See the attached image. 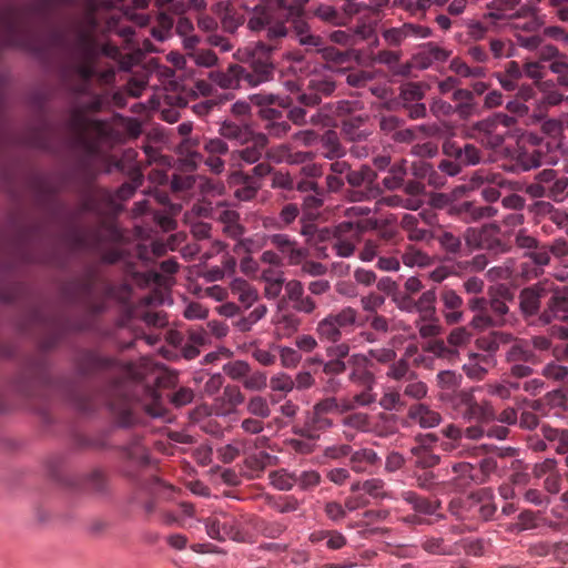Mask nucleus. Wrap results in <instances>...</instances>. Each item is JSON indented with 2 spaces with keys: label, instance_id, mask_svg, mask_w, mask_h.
I'll list each match as a JSON object with an SVG mask.
<instances>
[{
  "label": "nucleus",
  "instance_id": "f257e3e1",
  "mask_svg": "<svg viewBox=\"0 0 568 568\" xmlns=\"http://www.w3.org/2000/svg\"><path fill=\"white\" fill-rule=\"evenodd\" d=\"M69 129L77 144L87 153V160L82 161L75 171L79 200L83 210L91 213H120L123 202L129 200L135 190L142 185L143 173L140 166L131 170V182L123 183L116 192L112 193L94 183L99 170L94 166L97 160V146L92 142V134L101 140L112 139L111 125L101 120L90 119L84 110L75 109L69 120Z\"/></svg>",
  "mask_w": 568,
  "mask_h": 568
},
{
  "label": "nucleus",
  "instance_id": "f03ea898",
  "mask_svg": "<svg viewBox=\"0 0 568 568\" xmlns=\"http://www.w3.org/2000/svg\"><path fill=\"white\" fill-rule=\"evenodd\" d=\"M58 6H81L82 17L74 24V37L70 43V69L79 77L80 83L74 88L77 93H87L90 80L97 75L103 84H110L115 79L114 68L101 72L95 70V59L101 50L97 40L98 21L94 16L95 0H39L38 8L42 11Z\"/></svg>",
  "mask_w": 568,
  "mask_h": 568
},
{
  "label": "nucleus",
  "instance_id": "7ed1b4c3",
  "mask_svg": "<svg viewBox=\"0 0 568 568\" xmlns=\"http://www.w3.org/2000/svg\"><path fill=\"white\" fill-rule=\"evenodd\" d=\"M78 371L82 376L110 373L114 378L103 394V402L114 414L119 426L129 427L136 422L133 381L141 377L133 364H122L112 357H102L95 352H85L78 358Z\"/></svg>",
  "mask_w": 568,
  "mask_h": 568
},
{
  "label": "nucleus",
  "instance_id": "20e7f679",
  "mask_svg": "<svg viewBox=\"0 0 568 568\" xmlns=\"http://www.w3.org/2000/svg\"><path fill=\"white\" fill-rule=\"evenodd\" d=\"M518 310L524 320L537 318L549 325L554 318L568 310V286L550 280H541L518 293Z\"/></svg>",
  "mask_w": 568,
  "mask_h": 568
},
{
  "label": "nucleus",
  "instance_id": "39448f33",
  "mask_svg": "<svg viewBox=\"0 0 568 568\" xmlns=\"http://www.w3.org/2000/svg\"><path fill=\"white\" fill-rule=\"evenodd\" d=\"M120 240V230L113 223L94 229L74 226L69 235L72 251L99 255L106 264L126 262V253Z\"/></svg>",
  "mask_w": 568,
  "mask_h": 568
},
{
  "label": "nucleus",
  "instance_id": "423d86ee",
  "mask_svg": "<svg viewBox=\"0 0 568 568\" xmlns=\"http://www.w3.org/2000/svg\"><path fill=\"white\" fill-rule=\"evenodd\" d=\"M74 290L85 311L92 315L104 312L109 301L124 303L130 295L128 284L109 282L94 266L88 267L84 275L75 281Z\"/></svg>",
  "mask_w": 568,
  "mask_h": 568
},
{
  "label": "nucleus",
  "instance_id": "0eeeda50",
  "mask_svg": "<svg viewBox=\"0 0 568 568\" xmlns=\"http://www.w3.org/2000/svg\"><path fill=\"white\" fill-rule=\"evenodd\" d=\"M514 300V293L506 286H499L496 293H489V298L473 297L467 302L468 308L475 312L469 327L478 331L490 327H501L514 321L507 302Z\"/></svg>",
  "mask_w": 568,
  "mask_h": 568
},
{
  "label": "nucleus",
  "instance_id": "6e6552de",
  "mask_svg": "<svg viewBox=\"0 0 568 568\" xmlns=\"http://www.w3.org/2000/svg\"><path fill=\"white\" fill-rule=\"evenodd\" d=\"M275 45L258 41L252 48L237 52V59L243 65L242 80L248 87L255 88L274 79L275 65L272 61V53Z\"/></svg>",
  "mask_w": 568,
  "mask_h": 568
},
{
  "label": "nucleus",
  "instance_id": "1a4fd4ad",
  "mask_svg": "<svg viewBox=\"0 0 568 568\" xmlns=\"http://www.w3.org/2000/svg\"><path fill=\"white\" fill-rule=\"evenodd\" d=\"M373 230L377 235L385 240H390L395 236V225L385 220L379 222L377 220L365 221H346L342 222L334 230V245L338 256H352L355 250V243L362 239L365 231Z\"/></svg>",
  "mask_w": 568,
  "mask_h": 568
},
{
  "label": "nucleus",
  "instance_id": "9d476101",
  "mask_svg": "<svg viewBox=\"0 0 568 568\" xmlns=\"http://www.w3.org/2000/svg\"><path fill=\"white\" fill-rule=\"evenodd\" d=\"M122 474L142 489L149 490L158 484V478L150 471V460L145 446L134 439L122 449Z\"/></svg>",
  "mask_w": 568,
  "mask_h": 568
},
{
  "label": "nucleus",
  "instance_id": "9b49d317",
  "mask_svg": "<svg viewBox=\"0 0 568 568\" xmlns=\"http://www.w3.org/2000/svg\"><path fill=\"white\" fill-rule=\"evenodd\" d=\"M358 312L352 306L333 311L320 320L315 334L320 341L328 343L341 342L344 335L353 333L357 326Z\"/></svg>",
  "mask_w": 568,
  "mask_h": 568
},
{
  "label": "nucleus",
  "instance_id": "f8f14e48",
  "mask_svg": "<svg viewBox=\"0 0 568 568\" xmlns=\"http://www.w3.org/2000/svg\"><path fill=\"white\" fill-rule=\"evenodd\" d=\"M333 409H335L334 403H324L321 399L306 413L303 424L293 427V433L300 437L321 439L322 433L332 429L334 426V422L329 416L334 414Z\"/></svg>",
  "mask_w": 568,
  "mask_h": 568
},
{
  "label": "nucleus",
  "instance_id": "ddd939ff",
  "mask_svg": "<svg viewBox=\"0 0 568 568\" xmlns=\"http://www.w3.org/2000/svg\"><path fill=\"white\" fill-rule=\"evenodd\" d=\"M500 226L493 225L481 230H466L465 239L469 247H483L495 255L507 253L511 248L510 237Z\"/></svg>",
  "mask_w": 568,
  "mask_h": 568
},
{
  "label": "nucleus",
  "instance_id": "4468645a",
  "mask_svg": "<svg viewBox=\"0 0 568 568\" xmlns=\"http://www.w3.org/2000/svg\"><path fill=\"white\" fill-rule=\"evenodd\" d=\"M506 363L509 377L526 378L532 375V366L539 363V357L527 339H517L506 352Z\"/></svg>",
  "mask_w": 568,
  "mask_h": 568
},
{
  "label": "nucleus",
  "instance_id": "2eb2a0df",
  "mask_svg": "<svg viewBox=\"0 0 568 568\" xmlns=\"http://www.w3.org/2000/svg\"><path fill=\"white\" fill-rule=\"evenodd\" d=\"M0 28L7 40L13 44L28 45L22 38L27 31L26 13L14 7H6L0 11Z\"/></svg>",
  "mask_w": 568,
  "mask_h": 568
},
{
  "label": "nucleus",
  "instance_id": "dca6fc26",
  "mask_svg": "<svg viewBox=\"0 0 568 568\" xmlns=\"http://www.w3.org/2000/svg\"><path fill=\"white\" fill-rule=\"evenodd\" d=\"M205 528L209 537L217 541L234 539L239 535L234 519L225 513L206 518Z\"/></svg>",
  "mask_w": 568,
  "mask_h": 568
},
{
  "label": "nucleus",
  "instance_id": "f3484780",
  "mask_svg": "<svg viewBox=\"0 0 568 568\" xmlns=\"http://www.w3.org/2000/svg\"><path fill=\"white\" fill-rule=\"evenodd\" d=\"M469 136L476 139L483 146L491 150L500 148L505 141L491 121L480 120L469 128Z\"/></svg>",
  "mask_w": 568,
  "mask_h": 568
},
{
  "label": "nucleus",
  "instance_id": "a211bd4d",
  "mask_svg": "<svg viewBox=\"0 0 568 568\" xmlns=\"http://www.w3.org/2000/svg\"><path fill=\"white\" fill-rule=\"evenodd\" d=\"M439 302L443 303V315L448 325L464 321V300L453 288L444 286L439 291Z\"/></svg>",
  "mask_w": 568,
  "mask_h": 568
},
{
  "label": "nucleus",
  "instance_id": "6ab92c4d",
  "mask_svg": "<svg viewBox=\"0 0 568 568\" xmlns=\"http://www.w3.org/2000/svg\"><path fill=\"white\" fill-rule=\"evenodd\" d=\"M432 34L428 27L404 23L398 28H389L383 31L384 40L390 45H399L407 38L425 39Z\"/></svg>",
  "mask_w": 568,
  "mask_h": 568
},
{
  "label": "nucleus",
  "instance_id": "aec40b11",
  "mask_svg": "<svg viewBox=\"0 0 568 568\" xmlns=\"http://www.w3.org/2000/svg\"><path fill=\"white\" fill-rule=\"evenodd\" d=\"M284 292L293 310L304 314H312L316 310V302L304 294L303 284L300 281H290L284 285Z\"/></svg>",
  "mask_w": 568,
  "mask_h": 568
},
{
  "label": "nucleus",
  "instance_id": "412c9836",
  "mask_svg": "<svg viewBox=\"0 0 568 568\" xmlns=\"http://www.w3.org/2000/svg\"><path fill=\"white\" fill-rule=\"evenodd\" d=\"M537 12L538 10L535 7H521L511 17V28L516 31H525L528 33L536 32L544 23Z\"/></svg>",
  "mask_w": 568,
  "mask_h": 568
},
{
  "label": "nucleus",
  "instance_id": "4be33fe9",
  "mask_svg": "<svg viewBox=\"0 0 568 568\" xmlns=\"http://www.w3.org/2000/svg\"><path fill=\"white\" fill-rule=\"evenodd\" d=\"M525 256H528L535 264L532 267H529L527 263L521 264L520 275L527 280L540 276L541 267L549 265L550 262V252L547 245H539L528 251Z\"/></svg>",
  "mask_w": 568,
  "mask_h": 568
},
{
  "label": "nucleus",
  "instance_id": "5701e85b",
  "mask_svg": "<svg viewBox=\"0 0 568 568\" xmlns=\"http://www.w3.org/2000/svg\"><path fill=\"white\" fill-rule=\"evenodd\" d=\"M243 65L242 64H230L226 70H213L209 73V79L212 83L219 85L224 90L237 89L241 85Z\"/></svg>",
  "mask_w": 568,
  "mask_h": 568
},
{
  "label": "nucleus",
  "instance_id": "b1692460",
  "mask_svg": "<svg viewBox=\"0 0 568 568\" xmlns=\"http://www.w3.org/2000/svg\"><path fill=\"white\" fill-rule=\"evenodd\" d=\"M565 397L561 392L555 390L545 395L542 398L538 399H528L526 397H521L517 400L518 408L520 406H525L528 408V412L532 414L546 416L549 412V406L562 405Z\"/></svg>",
  "mask_w": 568,
  "mask_h": 568
},
{
  "label": "nucleus",
  "instance_id": "393cba45",
  "mask_svg": "<svg viewBox=\"0 0 568 568\" xmlns=\"http://www.w3.org/2000/svg\"><path fill=\"white\" fill-rule=\"evenodd\" d=\"M468 499L469 507L474 509V513L477 514L480 519L489 520L494 518L497 506L488 489H480L476 494L469 495Z\"/></svg>",
  "mask_w": 568,
  "mask_h": 568
},
{
  "label": "nucleus",
  "instance_id": "a878e982",
  "mask_svg": "<svg viewBox=\"0 0 568 568\" xmlns=\"http://www.w3.org/2000/svg\"><path fill=\"white\" fill-rule=\"evenodd\" d=\"M407 417L422 428H434L443 423V416L426 404H414L408 408Z\"/></svg>",
  "mask_w": 568,
  "mask_h": 568
},
{
  "label": "nucleus",
  "instance_id": "bb28decb",
  "mask_svg": "<svg viewBox=\"0 0 568 568\" xmlns=\"http://www.w3.org/2000/svg\"><path fill=\"white\" fill-rule=\"evenodd\" d=\"M219 133L222 138L233 141L239 145L250 143L256 134L248 124H237L231 121L222 122Z\"/></svg>",
  "mask_w": 568,
  "mask_h": 568
},
{
  "label": "nucleus",
  "instance_id": "cd10ccee",
  "mask_svg": "<svg viewBox=\"0 0 568 568\" xmlns=\"http://www.w3.org/2000/svg\"><path fill=\"white\" fill-rule=\"evenodd\" d=\"M452 98L456 103V105L454 106L455 113L462 120H467L478 114V105L470 90L457 89L454 91Z\"/></svg>",
  "mask_w": 568,
  "mask_h": 568
},
{
  "label": "nucleus",
  "instance_id": "c85d7f7f",
  "mask_svg": "<svg viewBox=\"0 0 568 568\" xmlns=\"http://www.w3.org/2000/svg\"><path fill=\"white\" fill-rule=\"evenodd\" d=\"M379 463L381 458L373 448H359L351 453L349 466L357 474L369 473Z\"/></svg>",
  "mask_w": 568,
  "mask_h": 568
},
{
  "label": "nucleus",
  "instance_id": "c756f323",
  "mask_svg": "<svg viewBox=\"0 0 568 568\" xmlns=\"http://www.w3.org/2000/svg\"><path fill=\"white\" fill-rule=\"evenodd\" d=\"M465 422L489 423L495 420L494 406L488 402L478 403L476 399L459 415Z\"/></svg>",
  "mask_w": 568,
  "mask_h": 568
},
{
  "label": "nucleus",
  "instance_id": "7c9ffc66",
  "mask_svg": "<svg viewBox=\"0 0 568 568\" xmlns=\"http://www.w3.org/2000/svg\"><path fill=\"white\" fill-rule=\"evenodd\" d=\"M510 223H521V215H509L505 224L501 225V230L507 232L506 239L509 236L510 241H513V246L516 244L518 247L532 250L538 247V241L535 237H531L526 233L525 230H518L517 232L508 230V225Z\"/></svg>",
  "mask_w": 568,
  "mask_h": 568
},
{
  "label": "nucleus",
  "instance_id": "2f4dec72",
  "mask_svg": "<svg viewBox=\"0 0 568 568\" xmlns=\"http://www.w3.org/2000/svg\"><path fill=\"white\" fill-rule=\"evenodd\" d=\"M251 142V146L234 151L232 158H239L250 164L256 163L261 159L263 150L268 144V139L265 133H256Z\"/></svg>",
  "mask_w": 568,
  "mask_h": 568
},
{
  "label": "nucleus",
  "instance_id": "473e14b6",
  "mask_svg": "<svg viewBox=\"0 0 568 568\" xmlns=\"http://www.w3.org/2000/svg\"><path fill=\"white\" fill-rule=\"evenodd\" d=\"M230 294L236 298L245 308L256 303L258 293L247 281L235 278L230 284Z\"/></svg>",
  "mask_w": 568,
  "mask_h": 568
},
{
  "label": "nucleus",
  "instance_id": "72a5a7b5",
  "mask_svg": "<svg viewBox=\"0 0 568 568\" xmlns=\"http://www.w3.org/2000/svg\"><path fill=\"white\" fill-rule=\"evenodd\" d=\"M402 499L412 506L416 514L433 515L440 506L438 500H430L424 496L417 495L413 490H405L400 495Z\"/></svg>",
  "mask_w": 568,
  "mask_h": 568
},
{
  "label": "nucleus",
  "instance_id": "f704fd0d",
  "mask_svg": "<svg viewBox=\"0 0 568 568\" xmlns=\"http://www.w3.org/2000/svg\"><path fill=\"white\" fill-rule=\"evenodd\" d=\"M424 551L435 556H457L458 542L447 544L443 537L428 536L422 541Z\"/></svg>",
  "mask_w": 568,
  "mask_h": 568
},
{
  "label": "nucleus",
  "instance_id": "c9c22d12",
  "mask_svg": "<svg viewBox=\"0 0 568 568\" xmlns=\"http://www.w3.org/2000/svg\"><path fill=\"white\" fill-rule=\"evenodd\" d=\"M376 211L382 210L384 206L386 207H403L409 211H417L420 209L423 201L418 197H402L399 195H386L382 196L379 195L378 199H376Z\"/></svg>",
  "mask_w": 568,
  "mask_h": 568
},
{
  "label": "nucleus",
  "instance_id": "e433bc0d",
  "mask_svg": "<svg viewBox=\"0 0 568 568\" xmlns=\"http://www.w3.org/2000/svg\"><path fill=\"white\" fill-rule=\"evenodd\" d=\"M407 175V160L400 159L388 169V174L382 180L383 186L388 191L403 187Z\"/></svg>",
  "mask_w": 568,
  "mask_h": 568
},
{
  "label": "nucleus",
  "instance_id": "4c0bfd02",
  "mask_svg": "<svg viewBox=\"0 0 568 568\" xmlns=\"http://www.w3.org/2000/svg\"><path fill=\"white\" fill-rule=\"evenodd\" d=\"M323 156L328 160L341 159L346 154L345 148L341 144L337 133L333 130L326 131L321 139Z\"/></svg>",
  "mask_w": 568,
  "mask_h": 568
},
{
  "label": "nucleus",
  "instance_id": "58836bf2",
  "mask_svg": "<svg viewBox=\"0 0 568 568\" xmlns=\"http://www.w3.org/2000/svg\"><path fill=\"white\" fill-rule=\"evenodd\" d=\"M448 58V52L439 47L429 45L425 51H422L413 57L415 68L425 70L429 68L435 61H445Z\"/></svg>",
  "mask_w": 568,
  "mask_h": 568
},
{
  "label": "nucleus",
  "instance_id": "ea45409f",
  "mask_svg": "<svg viewBox=\"0 0 568 568\" xmlns=\"http://www.w3.org/2000/svg\"><path fill=\"white\" fill-rule=\"evenodd\" d=\"M229 182L231 184H243L241 187L234 191V196L239 201H250L257 192V186L250 183V178L244 175L241 171H235L230 174Z\"/></svg>",
  "mask_w": 568,
  "mask_h": 568
},
{
  "label": "nucleus",
  "instance_id": "a19ab883",
  "mask_svg": "<svg viewBox=\"0 0 568 568\" xmlns=\"http://www.w3.org/2000/svg\"><path fill=\"white\" fill-rule=\"evenodd\" d=\"M314 362L322 365L324 375L331 376L329 381H327L325 384V389L334 392L338 384L334 381L333 376H339L345 373V362L338 358H331L326 362H323L322 358H315Z\"/></svg>",
  "mask_w": 568,
  "mask_h": 568
},
{
  "label": "nucleus",
  "instance_id": "79ce46f5",
  "mask_svg": "<svg viewBox=\"0 0 568 568\" xmlns=\"http://www.w3.org/2000/svg\"><path fill=\"white\" fill-rule=\"evenodd\" d=\"M491 358L484 355H474L468 363L464 365V372L467 377L473 379H481L487 375Z\"/></svg>",
  "mask_w": 568,
  "mask_h": 568
},
{
  "label": "nucleus",
  "instance_id": "37998d69",
  "mask_svg": "<svg viewBox=\"0 0 568 568\" xmlns=\"http://www.w3.org/2000/svg\"><path fill=\"white\" fill-rule=\"evenodd\" d=\"M250 102L258 106L260 110L267 108L268 105H277L282 109H287L291 106V98L290 97H281L273 93H255L248 97Z\"/></svg>",
  "mask_w": 568,
  "mask_h": 568
},
{
  "label": "nucleus",
  "instance_id": "c03bdc74",
  "mask_svg": "<svg viewBox=\"0 0 568 568\" xmlns=\"http://www.w3.org/2000/svg\"><path fill=\"white\" fill-rule=\"evenodd\" d=\"M336 89L335 81L324 74H314L307 82V90L314 91L321 99L323 97H329Z\"/></svg>",
  "mask_w": 568,
  "mask_h": 568
},
{
  "label": "nucleus",
  "instance_id": "a18cd8bd",
  "mask_svg": "<svg viewBox=\"0 0 568 568\" xmlns=\"http://www.w3.org/2000/svg\"><path fill=\"white\" fill-rule=\"evenodd\" d=\"M314 17L318 18L321 21L325 23H329L333 26H345L346 18L343 13H341L335 7L321 3L313 10Z\"/></svg>",
  "mask_w": 568,
  "mask_h": 568
},
{
  "label": "nucleus",
  "instance_id": "49530a36",
  "mask_svg": "<svg viewBox=\"0 0 568 568\" xmlns=\"http://www.w3.org/2000/svg\"><path fill=\"white\" fill-rule=\"evenodd\" d=\"M412 455L415 467L419 469H433L439 463V456L432 448L413 447Z\"/></svg>",
  "mask_w": 568,
  "mask_h": 568
},
{
  "label": "nucleus",
  "instance_id": "de8ad7c7",
  "mask_svg": "<svg viewBox=\"0 0 568 568\" xmlns=\"http://www.w3.org/2000/svg\"><path fill=\"white\" fill-rule=\"evenodd\" d=\"M271 243L281 250L282 253L290 254V263L298 264L303 257L300 248L293 246V242L287 235L276 234L270 237Z\"/></svg>",
  "mask_w": 568,
  "mask_h": 568
},
{
  "label": "nucleus",
  "instance_id": "09e8293b",
  "mask_svg": "<svg viewBox=\"0 0 568 568\" xmlns=\"http://www.w3.org/2000/svg\"><path fill=\"white\" fill-rule=\"evenodd\" d=\"M271 20V14L266 6L256 4L252 10L247 20V28L251 31L258 32L264 30Z\"/></svg>",
  "mask_w": 568,
  "mask_h": 568
},
{
  "label": "nucleus",
  "instance_id": "8fccbe9b",
  "mask_svg": "<svg viewBox=\"0 0 568 568\" xmlns=\"http://www.w3.org/2000/svg\"><path fill=\"white\" fill-rule=\"evenodd\" d=\"M466 192V186H458L450 193H433L429 197V204L436 210H445L455 201L460 199Z\"/></svg>",
  "mask_w": 568,
  "mask_h": 568
},
{
  "label": "nucleus",
  "instance_id": "3c124183",
  "mask_svg": "<svg viewBox=\"0 0 568 568\" xmlns=\"http://www.w3.org/2000/svg\"><path fill=\"white\" fill-rule=\"evenodd\" d=\"M440 399L449 402V405L457 412V414L462 415L464 409L468 407L471 403L475 402V395L470 390H455L454 393L446 395L442 394L439 396Z\"/></svg>",
  "mask_w": 568,
  "mask_h": 568
},
{
  "label": "nucleus",
  "instance_id": "603ef678",
  "mask_svg": "<svg viewBox=\"0 0 568 568\" xmlns=\"http://www.w3.org/2000/svg\"><path fill=\"white\" fill-rule=\"evenodd\" d=\"M403 227L408 232V239L413 241H427L433 239V231L418 226V221L414 215H404Z\"/></svg>",
  "mask_w": 568,
  "mask_h": 568
},
{
  "label": "nucleus",
  "instance_id": "864d4df0",
  "mask_svg": "<svg viewBox=\"0 0 568 568\" xmlns=\"http://www.w3.org/2000/svg\"><path fill=\"white\" fill-rule=\"evenodd\" d=\"M436 298L435 290H428L420 294L416 301V312H418L424 320H432L435 316Z\"/></svg>",
  "mask_w": 568,
  "mask_h": 568
},
{
  "label": "nucleus",
  "instance_id": "5fc2aeb1",
  "mask_svg": "<svg viewBox=\"0 0 568 568\" xmlns=\"http://www.w3.org/2000/svg\"><path fill=\"white\" fill-rule=\"evenodd\" d=\"M168 246L160 241L151 242L150 246H146L145 244H136L134 246V255L144 262H148L153 257L164 256Z\"/></svg>",
  "mask_w": 568,
  "mask_h": 568
},
{
  "label": "nucleus",
  "instance_id": "6e6d98bb",
  "mask_svg": "<svg viewBox=\"0 0 568 568\" xmlns=\"http://www.w3.org/2000/svg\"><path fill=\"white\" fill-rule=\"evenodd\" d=\"M342 424L343 426L352 428L356 432L372 430V418L366 413L356 412L346 414L342 419Z\"/></svg>",
  "mask_w": 568,
  "mask_h": 568
},
{
  "label": "nucleus",
  "instance_id": "4d7b16f0",
  "mask_svg": "<svg viewBox=\"0 0 568 568\" xmlns=\"http://www.w3.org/2000/svg\"><path fill=\"white\" fill-rule=\"evenodd\" d=\"M463 381V375H458L453 371H442L436 375V385L439 389L443 390L442 394L449 395L457 390L460 382Z\"/></svg>",
  "mask_w": 568,
  "mask_h": 568
},
{
  "label": "nucleus",
  "instance_id": "13d9d810",
  "mask_svg": "<svg viewBox=\"0 0 568 568\" xmlns=\"http://www.w3.org/2000/svg\"><path fill=\"white\" fill-rule=\"evenodd\" d=\"M173 26V17L166 10H162L158 16V27L152 28V36L163 42L171 36Z\"/></svg>",
  "mask_w": 568,
  "mask_h": 568
},
{
  "label": "nucleus",
  "instance_id": "bf43d9fd",
  "mask_svg": "<svg viewBox=\"0 0 568 568\" xmlns=\"http://www.w3.org/2000/svg\"><path fill=\"white\" fill-rule=\"evenodd\" d=\"M361 124L362 120L359 118L343 121L342 132L345 139L352 142L366 140L369 133L365 130H362L359 128Z\"/></svg>",
  "mask_w": 568,
  "mask_h": 568
},
{
  "label": "nucleus",
  "instance_id": "052dcab7",
  "mask_svg": "<svg viewBox=\"0 0 568 568\" xmlns=\"http://www.w3.org/2000/svg\"><path fill=\"white\" fill-rule=\"evenodd\" d=\"M426 85L420 82H407L399 88V98L405 103L419 101L425 95Z\"/></svg>",
  "mask_w": 568,
  "mask_h": 568
},
{
  "label": "nucleus",
  "instance_id": "680f3d73",
  "mask_svg": "<svg viewBox=\"0 0 568 568\" xmlns=\"http://www.w3.org/2000/svg\"><path fill=\"white\" fill-rule=\"evenodd\" d=\"M383 190L379 185H366L364 190H348L346 199L348 202H367L379 197Z\"/></svg>",
  "mask_w": 568,
  "mask_h": 568
},
{
  "label": "nucleus",
  "instance_id": "e2e57ef3",
  "mask_svg": "<svg viewBox=\"0 0 568 568\" xmlns=\"http://www.w3.org/2000/svg\"><path fill=\"white\" fill-rule=\"evenodd\" d=\"M362 489L365 491V494L375 499L383 500L393 498V495L385 490V483L382 478L374 477L366 479L362 484Z\"/></svg>",
  "mask_w": 568,
  "mask_h": 568
},
{
  "label": "nucleus",
  "instance_id": "0e129e2a",
  "mask_svg": "<svg viewBox=\"0 0 568 568\" xmlns=\"http://www.w3.org/2000/svg\"><path fill=\"white\" fill-rule=\"evenodd\" d=\"M521 0H491L488 4L490 10L485 17L495 20L503 19L507 11L514 10Z\"/></svg>",
  "mask_w": 568,
  "mask_h": 568
},
{
  "label": "nucleus",
  "instance_id": "69168bd1",
  "mask_svg": "<svg viewBox=\"0 0 568 568\" xmlns=\"http://www.w3.org/2000/svg\"><path fill=\"white\" fill-rule=\"evenodd\" d=\"M442 433L447 438V440L442 444V448L446 452L456 449L459 445V440L464 438V429L455 424H448L443 428Z\"/></svg>",
  "mask_w": 568,
  "mask_h": 568
},
{
  "label": "nucleus",
  "instance_id": "338daca9",
  "mask_svg": "<svg viewBox=\"0 0 568 568\" xmlns=\"http://www.w3.org/2000/svg\"><path fill=\"white\" fill-rule=\"evenodd\" d=\"M247 413L260 419H266L271 415V408L267 399L261 395L252 396L247 403Z\"/></svg>",
  "mask_w": 568,
  "mask_h": 568
},
{
  "label": "nucleus",
  "instance_id": "774afa93",
  "mask_svg": "<svg viewBox=\"0 0 568 568\" xmlns=\"http://www.w3.org/2000/svg\"><path fill=\"white\" fill-rule=\"evenodd\" d=\"M266 313L267 307L261 304L253 311H251L247 316L237 320L235 322V326L241 332H247L252 328L253 325H255L260 320H262Z\"/></svg>",
  "mask_w": 568,
  "mask_h": 568
}]
</instances>
